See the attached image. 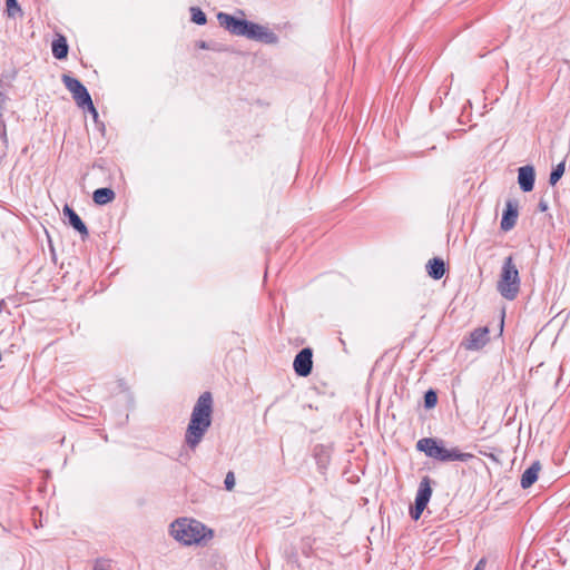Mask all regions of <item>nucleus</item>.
Returning a JSON list of instances; mask_svg holds the SVG:
<instances>
[{
    "mask_svg": "<svg viewBox=\"0 0 570 570\" xmlns=\"http://www.w3.org/2000/svg\"><path fill=\"white\" fill-rule=\"evenodd\" d=\"M212 413L213 399L210 393L205 392L198 397L193 409L190 421L185 433V442L190 449H195L200 443L209 429L212 424Z\"/></svg>",
    "mask_w": 570,
    "mask_h": 570,
    "instance_id": "nucleus-1",
    "label": "nucleus"
},
{
    "mask_svg": "<svg viewBox=\"0 0 570 570\" xmlns=\"http://www.w3.org/2000/svg\"><path fill=\"white\" fill-rule=\"evenodd\" d=\"M217 20L226 31L233 36H275L276 32H291L292 26L286 22L269 29L267 26L258 24L246 19L237 18L226 12H218Z\"/></svg>",
    "mask_w": 570,
    "mask_h": 570,
    "instance_id": "nucleus-2",
    "label": "nucleus"
},
{
    "mask_svg": "<svg viewBox=\"0 0 570 570\" xmlns=\"http://www.w3.org/2000/svg\"><path fill=\"white\" fill-rule=\"evenodd\" d=\"M170 535L184 546L200 544L213 538V531L195 519L180 518L169 527Z\"/></svg>",
    "mask_w": 570,
    "mask_h": 570,
    "instance_id": "nucleus-3",
    "label": "nucleus"
},
{
    "mask_svg": "<svg viewBox=\"0 0 570 570\" xmlns=\"http://www.w3.org/2000/svg\"><path fill=\"white\" fill-rule=\"evenodd\" d=\"M416 448L424 452L428 456L440 461H468L472 458L471 453H462L456 448L446 449L442 442L435 439H421Z\"/></svg>",
    "mask_w": 570,
    "mask_h": 570,
    "instance_id": "nucleus-4",
    "label": "nucleus"
},
{
    "mask_svg": "<svg viewBox=\"0 0 570 570\" xmlns=\"http://www.w3.org/2000/svg\"><path fill=\"white\" fill-rule=\"evenodd\" d=\"M497 287L500 294L507 299H513L518 295L520 277L512 257H508L504 261Z\"/></svg>",
    "mask_w": 570,
    "mask_h": 570,
    "instance_id": "nucleus-5",
    "label": "nucleus"
},
{
    "mask_svg": "<svg viewBox=\"0 0 570 570\" xmlns=\"http://www.w3.org/2000/svg\"><path fill=\"white\" fill-rule=\"evenodd\" d=\"M62 81L66 88L71 92L78 107L87 108L96 120L98 118V112L86 87L78 79L68 75L62 76Z\"/></svg>",
    "mask_w": 570,
    "mask_h": 570,
    "instance_id": "nucleus-6",
    "label": "nucleus"
},
{
    "mask_svg": "<svg viewBox=\"0 0 570 570\" xmlns=\"http://www.w3.org/2000/svg\"><path fill=\"white\" fill-rule=\"evenodd\" d=\"M432 497L431 480L429 476H424L420 484L415 497V504L411 509L410 513L414 520H419L422 512L426 508Z\"/></svg>",
    "mask_w": 570,
    "mask_h": 570,
    "instance_id": "nucleus-7",
    "label": "nucleus"
},
{
    "mask_svg": "<svg viewBox=\"0 0 570 570\" xmlns=\"http://www.w3.org/2000/svg\"><path fill=\"white\" fill-rule=\"evenodd\" d=\"M312 351L304 348L295 356L293 365L299 376H307L312 371Z\"/></svg>",
    "mask_w": 570,
    "mask_h": 570,
    "instance_id": "nucleus-8",
    "label": "nucleus"
},
{
    "mask_svg": "<svg viewBox=\"0 0 570 570\" xmlns=\"http://www.w3.org/2000/svg\"><path fill=\"white\" fill-rule=\"evenodd\" d=\"M489 341V330L488 327H480L474 330L469 340L465 343V347L468 350H480Z\"/></svg>",
    "mask_w": 570,
    "mask_h": 570,
    "instance_id": "nucleus-9",
    "label": "nucleus"
},
{
    "mask_svg": "<svg viewBox=\"0 0 570 570\" xmlns=\"http://www.w3.org/2000/svg\"><path fill=\"white\" fill-rule=\"evenodd\" d=\"M518 183L523 191H531L534 186V169L531 166L519 168Z\"/></svg>",
    "mask_w": 570,
    "mask_h": 570,
    "instance_id": "nucleus-10",
    "label": "nucleus"
},
{
    "mask_svg": "<svg viewBox=\"0 0 570 570\" xmlns=\"http://www.w3.org/2000/svg\"><path fill=\"white\" fill-rule=\"evenodd\" d=\"M63 215L68 217L69 224L82 236H88V229L78 214L68 205L63 207Z\"/></svg>",
    "mask_w": 570,
    "mask_h": 570,
    "instance_id": "nucleus-11",
    "label": "nucleus"
},
{
    "mask_svg": "<svg viewBox=\"0 0 570 570\" xmlns=\"http://www.w3.org/2000/svg\"><path fill=\"white\" fill-rule=\"evenodd\" d=\"M518 218V209L517 206H514L511 202L507 204L505 212L503 214L502 220H501V228L503 230H510L517 222Z\"/></svg>",
    "mask_w": 570,
    "mask_h": 570,
    "instance_id": "nucleus-12",
    "label": "nucleus"
},
{
    "mask_svg": "<svg viewBox=\"0 0 570 570\" xmlns=\"http://www.w3.org/2000/svg\"><path fill=\"white\" fill-rule=\"evenodd\" d=\"M540 470L541 466L539 462H534L528 468L521 476V487L523 489L530 488L537 481Z\"/></svg>",
    "mask_w": 570,
    "mask_h": 570,
    "instance_id": "nucleus-13",
    "label": "nucleus"
},
{
    "mask_svg": "<svg viewBox=\"0 0 570 570\" xmlns=\"http://www.w3.org/2000/svg\"><path fill=\"white\" fill-rule=\"evenodd\" d=\"M428 274L434 279H440L445 273L444 262L440 258L430 259L426 265Z\"/></svg>",
    "mask_w": 570,
    "mask_h": 570,
    "instance_id": "nucleus-14",
    "label": "nucleus"
},
{
    "mask_svg": "<svg viewBox=\"0 0 570 570\" xmlns=\"http://www.w3.org/2000/svg\"><path fill=\"white\" fill-rule=\"evenodd\" d=\"M115 198V193L110 188H99L94 191L92 199L97 205H106Z\"/></svg>",
    "mask_w": 570,
    "mask_h": 570,
    "instance_id": "nucleus-15",
    "label": "nucleus"
},
{
    "mask_svg": "<svg viewBox=\"0 0 570 570\" xmlns=\"http://www.w3.org/2000/svg\"><path fill=\"white\" fill-rule=\"evenodd\" d=\"M52 53L57 59H63L68 55V45L66 38H57L52 42Z\"/></svg>",
    "mask_w": 570,
    "mask_h": 570,
    "instance_id": "nucleus-16",
    "label": "nucleus"
},
{
    "mask_svg": "<svg viewBox=\"0 0 570 570\" xmlns=\"http://www.w3.org/2000/svg\"><path fill=\"white\" fill-rule=\"evenodd\" d=\"M189 11L191 22L199 26H203L207 22V17L199 7H190Z\"/></svg>",
    "mask_w": 570,
    "mask_h": 570,
    "instance_id": "nucleus-17",
    "label": "nucleus"
},
{
    "mask_svg": "<svg viewBox=\"0 0 570 570\" xmlns=\"http://www.w3.org/2000/svg\"><path fill=\"white\" fill-rule=\"evenodd\" d=\"M564 163H560L557 165V167L552 170L551 175H550V184L551 185H556L557 181L562 177L563 173H564Z\"/></svg>",
    "mask_w": 570,
    "mask_h": 570,
    "instance_id": "nucleus-18",
    "label": "nucleus"
},
{
    "mask_svg": "<svg viewBox=\"0 0 570 570\" xmlns=\"http://www.w3.org/2000/svg\"><path fill=\"white\" fill-rule=\"evenodd\" d=\"M6 6L9 17H14L17 13L21 12L18 0H6Z\"/></svg>",
    "mask_w": 570,
    "mask_h": 570,
    "instance_id": "nucleus-19",
    "label": "nucleus"
},
{
    "mask_svg": "<svg viewBox=\"0 0 570 570\" xmlns=\"http://www.w3.org/2000/svg\"><path fill=\"white\" fill-rule=\"evenodd\" d=\"M424 402H425L426 407H429V409L434 407L438 402V396H436L435 392L428 391L424 396Z\"/></svg>",
    "mask_w": 570,
    "mask_h": 570,
    "instance_id": "nucleus-20",
    "label": "nucleus"
},
{
    "mask_svg": "<svg viewBox=\"0 0 570 570\" xmlns=\"http://www.w3.org/2000/svg\"><path fill=\"white\" fill-rule=\"evenodd\" d=\"M225 487L228 491H232L235 487V475L233 472H228L225 478Z\"/></svg>",
    "mask_w": 570,
    "mask_h": 570,
    "instance_id": "nucleus-21",
    "label": "nucleus"
},
{
    "mask_svg": "<svg viewBox=\"0 0 570 570\" xmlns=\"http://www.w3.org/2000/svg\"><path fill=\"white\" fill-rule=\"evenodd\" d=\"M484 569H485V560H484V559H481V560L476 563V566H475L474 570H484Z\"/></svg>",
    "mask_w": 570,
    "mask_h": 570,
    "instance_id": "nucleus-22",
    "label": "nucleus"
},
{
    "mask_svg": "<svg viewBox=\"0 0 570 570\" xmlns=\"http://www.w3.org/2000/svg\"><path fill=\"white\" fill-rule=\"evenodd\" d=\"M197 47L200 48V49H206V48H209L204 41H199L197 43Z\"/></svg>",
    "mask_w": 570,
    "mask_h": 570,
    "instance_id": "nucleus-23",
    "label": "nucleus"
},
{
    "mask_svg": "<svg viewBox=\"0 0 570 570\" xmlns=\"http://www.w3.org/2000/svg\"><path fill=\"white\" fill-rule=\"evenodd\" d=\"M94 570H105V569H102V568H100V567H95V569H94Z\"/></svg>",
    "mask_w": 570,
    "mask_h": 570,
    "instance_id": "nucleus-24",
    "label": "nucleus"
},
{
    "mask_svg": "<svg viewBox=\"0 0 570 570\" xmlns=\"http://www.w3.org/2000/svg\"><path fill=\"white\" fill-rule=\"evenodd\" d=\"M268 40V42H272L273 40V37H269V38H266Z\"/></svg>",
    "mask_w": 570,
    "mask_h": 570,
    "instance_id": "nucleus-25",
    "label": "nucleus"
}]
</instances>
